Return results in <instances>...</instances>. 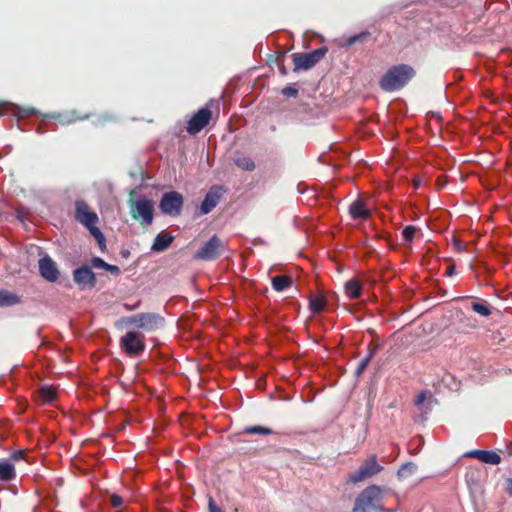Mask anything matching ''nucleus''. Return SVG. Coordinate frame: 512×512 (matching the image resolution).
Here are the masks:
<instances>
[{
	"label": "nucleus",
	"mask_w": 512,
	"mask_h": 512,
	"mask_svg": "<svg viewBox=\"0 0 512 512\" xmlns=\"http://www.w3.org/2000/svg\"><path fill=\"white\" fill-rule=\"evenodd\" d=\"M415 74V70L410 65H394L381 77L379 86L385 92H394L405 87Z\"/></svg>",
	"instance_id": "obj_1"
},
{
	"label": "nucleus",
	"mask_w": 512,
	"mask_h": 512,
	"mask_svg": "<svg viewBox=\"0 0 512 512\" xmlns=\"http://www.w3.org/2000/svg\"><path fill=\"white\" fill-rule=\"evenodd\" d=\"M129 326H135L146 332L156 331L164 326L165 319L157 313H139L123 319Z\"/></svg>",
	"instance_id": "obj_2"
},
{
	"label": "nucleus",
	"mask_w": 512,
	"mask_h": 512,
	"mask_svg": "<svg viewBox=\"0 0 512 512\" xmlns=\"http://www.w3.org/2000/svg\"><path fill=\"white\" fill-rule=\"evenodd\" d=\"M327 52L328 48L323 46L308 53H294L292 55L293 71L299 72L312 69L326 56Z\"/></svg>",
	"instance_id": "obj_3"
},
{
	"label": "nucleus",
	"mask_w": 512,
	"mask_h": 512,
	"mask_svg": "<svg viewBox=\"0 0 512 512\" xmlns=\"http://www.w3.org/2000/svg\"><path fill=\"white\" fill-rule=\"evenodd\" d=\"M381 488L377 485H371L365 488L356 498L353 512H367L369 508L383 511L376 506L381 500Z\"/></svg>",
	"instance_id": "obj_4"
},
{
	"label": "nucleus",
	"mask_w": 512,
	"mask_h": 512,
	"mask_svg": "<svg viewBox=\"0 0 512 512\" xmlns=\"http://www.w3.org/2000/svg\"><path fill=\"white\" fill-rule=\"evenodd\" d=\"M119 345L121 350L129 357L141 355L145 348V337L140 332L128 331L120 338Z\"/></svg>",
	"instance_id": "obj_5"
},
{
	"label": "nucleus",
	"mask_w": 512,
	"mask_h": 512,
	"mask_svg": "<svg viewBox=\"0 0 512 512\" xmlns=\"http://www.w3.org/2000/svg\"><path fill=\"white\" fill-rule=\"evenodd\" d=\"M225 250L223 241L217 236L213 235L203 246L199 249L194 259L203 261H213L219 258Z\"/></svg>",
	"instance_id": "obj_6"
},
{
	"label": "nucleus",
	"mask_w": 512,
	"mask_h": 512,
	"mask_svg": "<svg viewBox=\"0 0 512 512\" xmlns=\"http://www.w3.org/2000/svg\"><path fill=\"white\" fill-rule=\"evenodd\" d=\"M131 215L143 225H150L154 217V203L147 198H139L131 203Z\"/></svg>",
	"instance_id": "obj_7"
},
{
	"label": "nucleus",
	"mask_w": 512,
	"mask_h": 512,
	"mask_svg": "<svg viewBox=\"0 0 512 512\" xmlns=\"http://www.w3.org/2000/svg\"><path fill=\"white\" fill-rule=\"evenodd\" d=\"M383 470V466L377 463L376 455H371L362 465L349 476V481L353 484L362 482Z\"/></svg>",
	"instance_id": "obj_8"
},
{
	"label": "nucleus",
	"mask_w": 512,
	"mask_h": 512,
	"mask_svg": "<svg viewBox=\"0 0 512 512\" xmlns=\"http://www.w3.org/2000/svg\"><path fill=\"white\" fill-rule=\"evenodd\" d=\"M183 203L184 198L182 194L177 191H170L163 194L159 208L163 214L179 216L182 211Z\"/></svg>",
	"instance_id": "obj_9"
},
{
	"label": "nucleus",
	"mask_w": 512,
	"mask_h": 512,
	"mask_svg": "<svg viewBox=\"0 0 512 512\" xmlns=\"http://www.w3.org/2000/svg\"><path fill=\"white\" fill-rule=\"evenodd\" d=\"M211 118L212 111L208 107H202L188 121L187 132L196 135L209 124Z\"/></svg>",
	"instance_id": "obj_10"
},
{
	"label": "nucleus",
	"mask_w": 512,
	"mask_h": 512,
	"mask_svg": "<svg viewBox=\"0 0 512 512\" xmlns=\"http://www.w3.org/2000/svg\"><path fill=\"white\" fill-rule=\"evenodd\" d=\"M75 219L84 226H91L99 220L98 215L91 211L88 203L82 199L75 201Z\"/></svg>",
	"instance_id": "obj_11"
},
{
	"label": "nucleus",
	"mask_w": 512,
	"mask_h": 512,
	"mask_svg": "<svg viewBox=\"0 0 512 512\" xmlns=\"http://www.w3.org/2000/svg\"><path fill=\"white\" fill-rule=\"evenodd\" d=\"M73 280L81 290L93 288L96 285V276L92 269L86 265L73 271Z\"/></svg>",
	"instance_id": "obj_12"
},
{
	"label": "nucleus",
	"mask_w": 512,
	"mask_h": 512,
	"mask_svg": "<svg viewBox=\"0 0 512 512\" xmlns=\"http://www.w3.org/2000/svg\"><path fill=\"white\" fill-rule=\"evenodd\" d=\"M38 267L41 277L46 281L54 283L59 279L60 272L56 263L50 256L45 255L41 257L38 262Z\"/></svg>",
	"instance_id": "obj_13"
},
{
	"label": "nucleus",
	"mask_w": 512,
	"mask_h": 512,
	"mask_svg": "<svg viewBox=\"0 0 512 512\" xmlns=\"http://www.w3.org/2000/svg\"><path fill=\"white\" fill-rule=\"evenodd\" d=\"M224 192L225 191L221 186L211 187L200 205L201 213H210L217 206Z\"/></svg>",
	"instance_id": "obj_14"
},
{
	"label": "nucleus",
	"mask_w": 512,
	"mask_h": 512,
	"mask_svg": "<svg viewBox=\"0 0 512 512\" xmlns=\"http://www.w3.org/2000/svg\"><path fill=\"white\" fill-rule=\"evenodd\" d=\"M465 457L475 458L483 463L497 465L501 462V457L494 451L471 450L464 454Z\"/></svg>",
	"instance_id": "obj_15"
},
{
	"label": "nucleus",
	"mask_w": 512,
	"mask_h": 512,
	"mask_svg": "<svg viewBox=\"0 0 512 512\" xmlns=\"http://www.w3.org/2000/svg\"><path fill=\"white\" fill-rule=\"evenodd\" d=\"M349 213L353 219L363 220L368 219L371 215L370 210L366 207L365 203L360 199H357L350 204Z\"/></svg>",
	"instance_id": "obj_16"
},
{
	"label": "nucleus",
	"mask_w": 512,
	"mask_h": 512,
	"mask_svg": "<svg viewBox=\"0 0 512 512\" xmlns=\"http://www.w3.org/2000/svg\"><path fill=\"white\" fill-rule=\"evenodd\" d=\"M174 237L168 233L161 232L155 238L151 250L153 252H163L172 244Z\"/></svg>",
	"instance_id": "obj_17"
},
{
	"label": "nucleus",
	"mask_w": 512,
	"mask_h": 512,
	"mask_svg": "<svg viewBox=\"0 0 512 512\" xmlns=\"http://www.w3.org/2000/svg\"><path fill=\"white\" fill-rule=\"evenodd\" d=\"M345 293L349 299H357L362 294V285L356 278H352L345 283Z\"/></svg>",
	"instance_id": "obj_18"
},
{
	"label": "nucleus",
	"mask_w": 512,
	"mask_h": 512,
	"mask_svg": "<svg viewBox=\"0 0 512 512\" xmlns=\"http://www.w3.org/2000/svg\"><path fill=\"white\" fill-rule=\"evenodd\" d=\"M15 477V469L14 466L10 463L9 460L1 459L0 460V480L9 481Z\"/></svg>",
	"instance_id": "obj_19"
},
{
	"label": "nucleus",
	"mask_w": 512,
	"mask_h": 512,
	"mask_svg": "<svg viewBox=\"0 0 512 512\" xmlns=\"http://www.w3.org/2000/svg\"><path fill=\"white\" fill-rule=\"evenodd\" d=\"M19 303V296L7 290L0 289V307H10Z\"/></svg>",
	"instance_id": "obj_20"
},
{
	"label": "nucleus",
	"mask_w": 512,
	"mask_h": 512,
	"mask_svg": "<svg viewBox=\"0 0 512 512\" xmlns=\"http://www.w3.org/2000/svg\"><path fill=\"white\" fill-rule=\"evenodd\" d=\"M292 285V278L287 275H277L272 278V287L275 291L281 292Z\"/></svg>",
	"instance_id": "obj_21"
},
{
	"label": "nucleus",
	"mask_w": 512,
	"mask_h": 512,
	"mask_svg": "<svg viewBox=\"0 0 512 512\" xmlns=\"http://www.w3.org/2000/svg\"><path fill=\"white\" fill-rule=\"evenodd\" d=\"M38 397L42 403L50 404L56 398V391L53 387H41L39 389Z\"/></svg>",
	"instance_id": "obj_22"
},
{
	"label": "nucleus",
	"mask_w": 512,
	"mask_h": 512,
	"mask_svg": "<svg viewBox=\"0 0 512 512\" xmlns=\"http://www.w3.org/2000/svg\"><path fill=\"white\" fill-rule=\"evenodd\" d=\"M51 118L56 120V121H58L62 125H67V124L76 122L78 120L86 119L87 116H84V117L76 116L75 111H73L70 114H57V115H53V116H51Z\"/></svg>",
	"instance_id": "obj_23"
},
{
	"label": "nucleus",
	"mask_w": 512,
	"mask_h": 512,
	"mask_svg": "<svg viewBox=\"0 0 512 512\" xmlns=\"http://www.w3.org/2000/svg\"><path fill=\"white\" fill-rule=\"evenodd\" d=\"M234 163L237 167L245 171H253L255 169L254 161L248 156H238L234 159Z\"/></svg>",
	"instance_id": "obj_24"
},
{
	"label": "nucleus",
	"mask_w": 512,
	"mask_h": 512,
	"mask_svg": "<svg viewBox=\"0 0 512 512\" xmlns=\"http://www.w3.org/2000/svg\"><path fill=\"white\" fill-rule=\"evenodd\" d=\"M471 308L474 312L483 317H488L492 313L489 305L485 301L472 302Z\"/></svg>",
	"instance_id": "obj_25"
},
{
	"label": "nucleus",
	"mask_w": 512,
	"mask_h": 512,
	"mask_svg": "<svg viewBox=\"0 0 512 512\" xmlns=\"http://www.w3.org/2000/svg\"><path fill=\"white\" fill-rule=\"evenodd\" d=\"M417 470V465L413 462H406L401 465L399 468L397 475L400 478H406L412 474H414Z\"/></svg>",
	"instance_id": "obj_26"
},
{
	"label": "nucleus",
	"mask_w": 512,
	"mask_h": 512,
	"mask_svg": "<svg viewBox=\"0 0 512 512\" xmlns=\"http://www.w3.org/2000/svg\"><path fill=\"white\" fill-rule=\"evenodd\" d=\"M326 301L322 297H314L310 299L309 308L314 314H319L324 310Z\"/></svg>",
	"instance_id": "obj_27"
},
{
	"label": "nucleus",
	"mask_w": 512,
	"mask_h": 512,
	"mask_svg": "<svg viewBox=\"0 0 512 512\" xmlns=\"http://www.w3.org/2000/svg\"><path fill=\"white\" fill-rule=\"evenodd\" d=\"M244 433L246 434H260V435H270L273 431L270 428L264 426H246L244 428Z\"/></svg>",
	"instance_id": "obj_28"
},
{
	"label": "nucleus",
	"mask_w": 512,
	"mask_h": 512,
	"mask_svg": "<svg viewBox=\"0 0 512 512\" xmlns=\"http://www.w3.org/2000/svg\"><path fill=\"white\" fill-rule=\"evenodd\" d=\"M86 227L89 229L90 233L97 240V242L100 246L105 244V237H104L103 233L101 232V230L95 226V224H91V226L89 225Z\"/></svg>",
	"instance_id": "obj_29"
},
{
	"label": "nucleus",
	"mask_w": 512,
	"mask_h": 512,
	"mask_svg": "<svg viewBox=\"0 0 512 512\" xmlns=\"http://www.w3.org/2000/svg\"><path fill=\"white\" fill-rule=\"evenodd\" d=\"M417 228L413 225H408L404 227L402 231V236L406 242H411L416 234Z\"/></svg>",
	"instance_id": "obj_30"
},
{
	"label": "nucleus",
	"mask_w": 512,
	"mask_h": 512,
	"mask_svg": "<svg viewBox=\"0 0 512 512\" xmlns=\"http://www.w3.org/2000/svg\"><path fill=\"white\" fill-rule=\"evenodd\" d=\"M369 36L368 32H362L358 35L351 36L347 39V44L352 45L358 41H363L365 38Z\"/></svg>",
	"instance_id": "obj_31"
},
{
	"label": "nucleus",
	"mask_w": 512,
	"mask_h": 512,
	"mask_svg": "<svg viewBox=\"0 0 512 512\" xmlns=\"http://www.w3.org/2000/svg\"><path fill=\"white\" fill-rule=\"evenodd\" d=\"M369 363H370L369 358L362 359L355 370V375L357 377H359L365 371V369L367 368Z\"/></svg>",
	"instance_id": "obj_32"
},
{
	"label": "nucleus",
	"mask_w": 512,
	"mask_h": 512,
	"mask_svg": "<svg viewBox=\"0 0 512 512\" xmlns=\"http://www.w3.org/2000/svg\"><path fill=\"white\" fill-rule=\"evenodd\" d=\"M91 267L92 268H98V269H105L106 267V262L100 258V257H94L91 259Z\"/></svg>",
	"instance_id": "obj_33"
},
{
	"label": "nucleus",
	"mask_w": 512,
	"mask_h": 512,
	"mask_svg": "<svg viewBox=\"0 0 512 512\" xmlns=\"http://www.w3.org/2000/svg\"><path fill=\"white\" fill-rule=\"evenodd\" d=\"M111 505L114 508H121L123 505V498L117 494H113L110 498Z\"/></svg>",
	"instance_id": "obj_34"
},
{
	"label": "nucleus",
	"mask_w": 512,
	"mask_h": 512,
	"mask_svg": "<svg viewBox=\"0 0 512 512\" xmlns=\"http://www.w3.org/2000/svg\"><path fill=\"white\" fill-rule=\"evenodd\" d=\"M378 348H379V344L369 343L368 347H367L368 355L365 358H369V360L371 361L372 358L375 356Z\"/></svg>",
	"instance_id": "obj_35"
},
{
	"label": "nucleus",
	"mask_w": 512,
	"mask_h": 512,
	"mask_svg": "<svg viewBox=\"0 0 512 512\" xmlns=\"http://www.w3.org/2000/svg\"><path fill=\"white\" fill-rule=\"evenodd\" d=\"M282 94L286 97H296L298 95V90L294 87L287 86L283 88Z\"/></svg>",
	"instance_id": "obj_36"
},
{
	"label": "nucleus",
	"mask_w": 512,
	"mask_h": 512,
	"mask_svg": "<svg viewBox=\"0 0 512 512\" xmlns=\"http://www.w3.org/2000/svg\"><path fill=\"white\" fill-rule=\"evenodd\" d=\"M427 395H428V391H426V390L421 391V392L417 395V397H416V399H415V401H414V404H415L416 406H420L421 404H423V403H424V401L427 399Z\"/></svg>",
	"instance_id": "obj_37"
},
{
	"label": "nucleus",
	"mask_w": 512,
	"mask_h": 512,
	"mask_svg": "<svg viewBox=\"0 0 512 512\" xmlns=\"http://www.w3.org/2000/svg\"><path fill=\"white\" fill-rule=\"evenodd\" d=\"M12 107V104L6 101L0 100V117L4 114L8 113L10 111V108Z\"/></svg>",
	"instance_id": "obj_38"
},
{
	"label": "nucleus",
	"mask_w": 512,
	"mask_h": 512,
	"mask_svg": "<svg viewBox=\"0 0 512 512\" xmlns=\"http://www.w3.org/2000/svg\"><path fill=\"white\" fill-rule=\"evenodd\" d=\"M106 271L110 272L113 275H119L120 274V268L116 265L106 264L105 269Z\"/></svg>",
	"instance_id": "obj_39"
},
{
	"label": "nucleus",
	"mask_w": 512,
	"mask_h": 512,
	"mask_svg": "<svg viewBox=\"0 0 512 512\" xmlns=\"http://www.w3.org/2000/svg\"><path fill=\"white\" fill-rule=\"evenodd\" d=\"M25 452L23 450H17L11 454V460L19 461L24 458Z\"/></svg>",
	"instance_id": "obj_40"
},
{
	"label": "nucleus",
	"mask_w": 512,
	"mask_h": 512,
	"mask_svg": "<svg viewBox=\"0 0 512 512\" xmlns=\"http://www.w3.org/2000/svg\"><path fill=\"white\" fill-rule=\"evenodd\" d=\"M209 512H223V510L216 505V503L214 502V500L212 498H210L209 500Z\"/></svg>",
	"instance_id": "obj_41"
},
{
	"label": "nucleus",
	"mask_w": 512,
	"mask_h": 512,
	"mask_svg": "<svg viewBox=\"0 0 512 512\" xmlns=\"http://www.w3.org/2000/svg\"><path fill=\"white\" fill-rule=\"evenodd\" d=\"M453 244H454L455 249L457 251H462L463 250V245H462V242L460 240L454 239Z\"/></svg>",
	"instance_id": "obj_42"
},
{
	"label": "nucleus",
	"mask_w": 512,
	"mask_h": 512,
	"mask_svg": "<svg viewBox=\"0 0 512 512\" xmlns=\"http://www.w3.org/2000/svg\"><path fill=\"white\" fill-rule=\"evenodd\" d=\"M139 306V304H136L134 306H131V305H128V304H125L124 307L127 309V310H133V309H136L137 307Z\"/></svg>",
	"instance_id": "obj_43"
},
{
	"label": "nucleus",
	"mask_w": 512,
	"mask_h": 512,
	"mask_svg": "<svg viewBox=\"0 0 512 512\" xmlns=\"http://www.w3.org/2000/svg\"><path fill=\"white\" fill-rule=\"evenodd\" d=\"M507 492L510 496H512V480L509 481V485L507 487Z\"/></svg>",
	"instance_id": "obj_44"
},
{
	"label": "nucleus",
	"mask_w": 512,
	"mask_h": 512,
	"mask_svg": "<svg viewBox=\"0 0 512 512\" xmlns=\"http://www.w3.org/2000/svg\"><path fill=\"white\" fill-rule=\"evenodd\" d=\"M453 273H454V267H453V266H449V267L447 268V274H448V275H452Z\"/></svg>",
	"instance_id": "obj_45"
},
{
	"label": "nucleus",
	"mask_w": 512,
	"mask_h": 512,
	"mask_svg": "<svg viewBox=\"0 0 512 512\" xmlns=\"http://www.w3.org/2000/svg\"><path fill=\"white\" fill-rule=\"evenodd\" d=\"M413 183H414V186L417 188L420 185V180L419 179H414Z\"/></svg>",
	"instance_id": "obj_46"
},
{
	"label": "nucleus",
	"mask_w": 512,
	"mask_h": 512,
	"mask_svg": "<svg viewBox=\"0 0 512 512\" xmlns=\"http://www.w3.org/2000/svg\"><path fill=\"white\" fill-rule=\"evenodd\" d=\"M38 133H43V131L40 130V127L37 129Z\"/></svg>",
	"instance_id": "obj_47"
}]
</instances>
